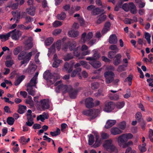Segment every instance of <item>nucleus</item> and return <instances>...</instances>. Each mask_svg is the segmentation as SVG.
<instances>
[{"mask_svg":"<svg viewBox=\"0 0 153 153\" xmlns=\"http://www.w3.org/2000/svg\"><path fill=\"white\" fill-rule=\"evenodd\" d=\"M54 85L57 86L56 88V92H59L60 90L62 91L63 94L68 92L69 93V97L71 99L75 98L77 96L79 91L82 89L81 87L76 89H74L71 85H63L61 81L56 82L55 84Z\"/></svg>","mask_w":153,"mask_h":153,"instance_id":"f257e3e1","label":"nucleus"},{"mask_svg":"<svg viewBox=\"0 0 153 153\" xmlns=\"http://www.w3.org/2000/svg\"><path fill=\"white\" fill-rule=\"evenodd\" d=\"M104 76L105 78V82L107 84H110L113 82L114 85H117L120 80L118 79L114 80L115 74L112 71H108L104 74Z\"/></svg>","mask_w":153,"mask_h":153,"instance_id":"f03ea898","label":"nucleus"},{"mask_svg":"<svg viewBox=\"0 0 153 153\" xmlns=\"http://www.w3.org/2000/svg\"><path fill=\"white\" fill-rule=\"evenodd\" d=\"M104 148L107 151L111 152H117L116 147L113 144L112 141L111 139L106 140L103 144Z\"/></svg>","mask_w":153,"mask_h":153,"instance_id":"7ed1b4c3","label":"nucleus"},{"mask_svg":"<svg viewBox=\"0 0 153 153\" xmlns=\"http://www.w3.org/2000/svg\"><path fill=\"white\" fill-rule=\"evenodd\" d=\"M133 135L131 133H126L123 134L119 136L118 138V143L119 146L121 147L123 143L126 142L128 139L132 138Z\"/></svg>","mask_w":153,"mask_h":153,"instance_id":"20e7f679","label":"nucleus"},{"mask_svg":"<svg viewBox=\"0 0 153 153\" xmlns=\"http://www.w3.org/2000/svg\"><path fill=\"white\" fill-rule=\"evenodd\" d=\"M98 112V110L90 109L83 111L82 112V114L84 115L91 116V117L90 119V120H91L97 117Z\"/></svg>","mask_w":153,"mask_h":153,"instance_id":"39448f33","label":"nucleus"},{"mask_svg":"<svg viewBox=\"0 0 153 153\" xmlns=\"http://www.w3.org/2000/svg\"><path fill=\"white\" fill-rule=\"evenodd\" d=\"M115 108L114 103L111 101L106 102L105 104L103 110L108 112L112 111Z\"/></svg>","mask_w":153,"mask_h":153,"instance_id":"423d86ee","label":"nucleus"},{"mask_svg":"<svg viewBox=\"0 0 153 153\" xmlns=\"http://www.w3.org/2000/svg\"><path fill=\"white\" fill-rule=\"evenodd\" d=\"M93 36V33L92 32H89L87 34L85 32L82 33L81 36V40L83 43L89 41Z\"/></svg>","mask_w":153,"mask_h":153,"instance_id":"0eeeda50","label":"nucleus"},{"mask_svg":"<svg viewBox=\"0 0 153 153\" xmlns=\"http://www.w3.org/2000/svg\"><path fill=\"white\" fill-rule=\"evenodd\" d=\"M40 106L43 110L48 109L50 107L49 102L48 100L43 99L41 100L40 102Z\"/></svg>","mask_w":153,"mask_h":153,"instance_id":"6e6552de","label":"nucleus"},{"mask_svg":"<svg viewBox=\"0 0 153 153\" xmlns=\"http://www.w3.org/2000/svg\"><path fill=\"white\" fill-rule=\"evenodd\" d=\"M85 104L86 107L88 108H92L94 105L93 99L91 97L85 99Z\"/></svg>","mask_w":153,"mask_h":153,"instance_id":"1a4fd4ad","label":"nucleus"},{"mask_svg":"<svg viewBox=\"0 0 153 153\" xmlns=\"http://www.w3.org/2000/svg\"><path fill=\"white\" fill-rule=\"evenodd\" d=\"M93 51L94 53L92 56L86 58V60H97L100 57L99 54L96 50H94Z\"/></svg>","mask_w":153,"mask_h":153,"instance_id":"9d476101","label":"nucleus"},{"mask_svg":"<svg viewBox=\"0 0 153 153\" xmlns=\"http://www.w3.org/2000/svg\"><path fill=\"white\" fill-rule=\"evenodd\" d=\"M89 63L91 64L94 68H97L101 66V62L97 60H89Z\"/></svg>","mask_w":153,"mask_h":153,"instance_id":"9b49d317","label":"nucleus"},{"mask_svg":"<svg viewBox=\"0 0 153 153\" xmlns=\"http://www.w3.org/2000/svg\"><path fill=\"white\" fill-rule=\"evenodd\" d=\"M16 29H15L11 32H12L11 35L13 39L17 40L19 39L20 35H19L20 32L18 30L15 31Z\"/></svg>","mask_w":153,"mask_h":153,"instance_id":"f8f14e48","label":"nucleus"},{"mask_svg":"<svg viewBox=\"0 0 153 153\" xmlns=\"http://www.w3.org/2000/svg\"><path fill=\"white\" fill-rule=\"evenodd\" d=\"M48 117L49 116L48 113L44 112L43 114L38 116L37 117L36 119L37 120H40L42 122H43L45 119H48Z\"/></svg>","mask_w":153,"mask_h":153,"instance_id":"ddd939ff","label":"nucleus"},{"mask_svg":"<svg viewBox=\"0 0 153 153\" xmlns=\"http://www.w3.org/2000/svg\"><path fill=\"white\" fill-rule=\"evenodd\" d=\"M73 65L71 64H69L67 62L65 63L64 65L63 69L66 71H68V73L71 72L73 70Z\"/></svg>","mask_w":153,"mask_h":153,"instance_id":"4468645a","label":"nucleus"},{"mask_svg":"<svg viewBox=\"0 0 153 153\" xmlns=\"http://www.w3.org/2000/svg\"><path fill=\"white\" fill-rule=\"evenodd\" d=\"M108 42L111 44H116L117 42V39L116 35L113 34L110 35L109 38Z\"/></svg>","mask_w":153,"mask_h":153,"instance_id":"2eb2a0df","label":"nucleus"},{"mask_svg":"<svg viewBox=\"0 0 153 153\" xmlns=\"http://www.w3.org/2000/svg\"><path fill=\"white\" fill-rule=\"evenodd\" d=\"M111 132L113 135L119 134L122 133V131L117 127H114L111 128Z\"/></svg>","mask_w":153,"mask_h":153,"instance_id":"dca6fc26","label":"nucleus"},{"mask_svg":"<svg viewBox=\"0 0 153 153\" xmlns=\"http://www.w3.org/2000/svg\"><path fill=\"white\" fill-rule=\"evenodd\" d=\"M51 77L47 80L48 82L50 85L53 84L58 79L60 78L59 76H55L53 75H52Z\"/></svg>","mask_w":153,"mask_h":153,"instance_id":"f3484780","label":"nucleus"},{"mask_svg":"<svg viewBox=\"0 0 153 153\" xmlns=\"http://www.w3.org/2000/svg\"><path fill=\"white\" fill-rule=\"evenodd\" d=\"M106 18V16L105 15L102 14L97 16V19L96 21V23L99 24L105 21Z\"/></svg>","mask_w":153,"mask_h":153,"instance_id":"a211bd4d","label":"nucleus"},{"mask_svg":"<svg viewBox=\"0 0 153 153\" xmlns=\"http://www.w3.org/2000/svg\"><path fill=\"white\" fill-rule=\"evenodd\" d=\"M12 32H10L5 34H0V39H1L2 42L5 41L7 40L10 36Z\"/></svg>","mask_w":153,"mask_h":153,"instance_id":"6ab92c4d","label":"nucleus"},{"mask_svg":"<svg viewBox=\"0 0 153 153\" xmlns=\"http://www.w3.org/2000/svg\"><path fill=\"white\" fill-rule=\"evenodd\" d=\"M37 83V79L34 78H32L30 80V82L28 83L27 87H33L34 86L35 88H37L36 86Z\"/></svg>","mask_w":153,"mask_h":153,"instance_id":"aec40b11","label":"nucleus"},{"mask_svg":"<svg viewBox=\"0 0 153 153\" xmlns=\"http://www.w3.org/2000/svg\"><path fill=\"white\" fill-rule=\"evenodd\" d=\"M121 57V55L120 54H118L115 56L114 62V65H117L120 63Z\"/></svg>","mask_w":153,"mask_h":153,"instance_id":"412c9836","label":"nucleus"},{"mask_svg":"<svg viewBox=\"0 0 153 153\" xmlns=\"http://www.w3.org/2000/svg\"><path fill=\"white\" fill-rule=\"evenodd\" d=\"M129 10L131 13L134 14H135L137 11L136 6L132 2L130 3L129 4Z\"/></svg>","mask_w":153,"mask_h":153,"instance_id":"4be33fe9","label":"nucleus"},{"mask_svg":"<svg viewBox=\"0 0 153 153\" xmlns=\"http://www.w3.org/2000/svg\"><path fill=\"white\" fill-rule=\"evenodd\" d=\"M116 122L115 120H108L106 123L105 127L107 128H109L114 125Z\"/></svg>","mask_w":153,"mask_h":153,"instance_id":"5701e85b","label":"nucleus"},{"mask_svg":"<svg viewBox=\"0 0 153 153\" xmlns=\"http://www.w3.org/2000/svg\"><path fill=\"white\" fill-rule=\"evenodd\" d=\"M27 109L26 106L22 105H19V108L18 110V112L20 114L24 113Z\"/></svg>","mask_w":153,"mask_h":153,"instance_id":"b1692460","label":"nucleus"},{"mask_svg":"<svg viewBox=\"0 0 153 153\" xmlns=\"http://www.w3.org/2000/svg\"><path fill=\"white\" fill-rule=\"evenodd\" d=\"M79 32L78 31L71 30L68 32L69 36L72 37H75L78 36Z\"/></svg>","mask_w":153,"mask_h":153,"instance_id":"393cba45","label":"nucleus"},{"mask_svg":"<svg viewBox=\"0 0 153 153\" xmlns=\"http://www.w3.org/2000/svg\"><path fill=\"white\" fill-rule=\"evenodd\" d=\"M13 16L14 20L16 19H20L21 12L17 11H13L11 12Z\"/></svg>","mask_w":153,"mask_h":153,"instance_id":"a878e982","label":"nucleus"},{"mask_svg":"<svg viewBox=\"0 0 153 153\" xmlns=\"http://www.w3.org/2000/svg\"><path fill=\"white\" fill-rule=\"evenodd\" d=\"M27 12L29 15L33 16L34 15L35 11V8L34 7H30L26 9Z\"/></svg>","mask_w":153,"mask_h":153,"instance_id":"bb28decb","label":"nucleus"},{"mask_svg":"<svg viewBox=\"0 0 153 153\" xmlns=\"http://www.w3.org/2000/svg\"><path fill=\"white\" fill-rule=\"evenodd\" d=\"M68 44L69 49L71 51L74 49L77 45V43L75 41L69 42Z\"/></svg>","mask_w":153,"mask_h":153,"instance_id":"cd10ccee","label":"nucleus"},{"mask_svg":"<svg viewBox=\"0 0 153 153\" xmlns=\"http://www.w3.org/2000/svg\"><path fill=\"white\" fill-rule=\"evenodd\" d=\"M52 75L49 70H47L44 73L43 76L44 78L47 80L50 77H51Z\"/></svg>","mask_w":153,"mask_h":153,"instance_id":"c85d7f7f","label":"nucleus"},{"mask_svg":"<svg viewBox=\"0 0 153 153\" xmlns=\"http://www.w3.org/2000/svg\"><path fill=\"white\" fill-rule=\"evenodd\" d=\"M104 11V10L103 9L101 10L99 8H97L93 10L92 14L94 15H97L100 13H102Z\"/></svg>","mask_w":153,"mask_h":153,"instance_id":"c756f323","label":"nucleus"},{"mask_svg":"<svg viewBox=\"0 0 153 153\" xmlns=\"http://www.w3.org/2000/svg\"><path fill=\"white\" fill-rule=\"evenodd\" d=\"M25 77V76L24 75L21 76L19 77L15 82L14 85L16 86L18 85Z\"/></svg>","mask_w":153,"mask_h":153,"instance_id":"7c9ffc66","label":"nucleus"},{"mask_svg":"<svg viewBox=\"0 0 153 153\" xmlns=\"http://www.w3.org/2000/svg\"><path fill=\"white\" fill-rule=\"evenodd\" d=\"M62 61L60 59H56L54 60L52 66L54 68H57L60 63L62 62Z\"/></svg>","mask_w":153,"mask_h":153,"instance_id":"2f4dec72","label":"nucleus"},{"mask_svg":"<svg viewBox=\"0 0 153 153\" xmlns=\"http://www.w3.org/2000/svg\"><path fill=\"white\" fill-rule=\"evenodd\" d=\"M29 39H28L26 40L25 42V47L27 50H29L33 46V43L32 42H29L28 43V42L29 41Z\"/></svg>","mask_w":153,"mask_h":153,"instance_id":"473e14b6","label":"nucleus"},{"mask_svg":"<svg viewBox=\"0 0 153 153\" xmlns=\"http://www.w3.org/2000/svg\"><path fill=\"white\" fill-rule=\"evenodd\" d=\"M73 50L74 55L76 57H78L80 54V47H77Z\"/></svg>","mask_w":153,"mask_h":153,"instance_id":"72a5a7b5","label":"nucleus"},{"mask_svg":"<svg viewBox=\"0 0 153 153\" xmlns=\"http://www.w3.org/2000/svg\"><path fill=\"white\" fill-rule=\"evenodd\" d=\"M66 16L65 12H62L60 14L57 16V19L59 20H63L66 17Z\"/></svg>","mask_w":153,"mask_h":153,"instance_id":"f704fd0d","label":"nucleus"},{"mask_svg":"<svg viewBox=\"0 0 153 153\" xmlns=\"http://www.w3.org/2000/svg\"><path fill=\"white\" fill-rule=\"evenodd\" d=\"M127 64H125L119 66L117 69V71L119 72H120L125 70V68L127 67Z\"/></svg>","mask_w":153,"mask_h":153,"instance_id":"c9c22d12","label":"nucleus"},{"mask_svg":"<svg viewBox=\"0 0 153 153\" xmlns=\"http://www.w3.org/2000/svg\"><path fill=\"white\" fill-rule=\"evenodd\" d=\"M60 130L58 128H56V131H51L50 132L51 135L52 137L56 136L59 134L60 133Z\"/></svg>","mask_w":153,"mask_h":153,"instance_id":"e433bc0d","label":"nucleus"},{"mask_svg":"<svg viewBox=\"0 0 153 153\" xmlns=\"http://www.w3.org/2000/svg\"><path fill=\"white\" fill-rule=\"evenodd\" d=\"M22 47L18 46L14 49L13 51V54L15 55H17L22 51Z\"/></svg>","mask_w":153,"mask_h":153,"instance_id":"4c0bfd02","label":"nucleus"},{"mask_svg":"<svg viewBox=\"0 0 153 153\" xmlns=\"http://www.w3.org/2000/svg\"><path fill=\"white\" fill-rule=\"evenodd\" d=\"M15 121L14 118L12 117H9L7 119V122L8 124L12 126Z\"/></svg>","mask_w":153,"mask_h":153,"instance_id":"58836bf2","label":"nucleus"},{"mask_svg":"<svg viewBox=\"0 0 153 153\" xmlns=\"http://www.w3.org/2000/svg\"><path fill=\"white\" fill-rule=\"evenodd\" d=\"M28 68L29 71V74H32L37 68V66L35 65H32L29 66Z\"/></svg>","mask_w":153,"mask_h":153,"instance_id":"ea45409f","label":"nucleus"},{"mask_svg":"<svg viewBox=\"0 0 153 153\" xmlns=\"http://www.w3.org/2000/svg\"><path fill=\"white\" fill-rule=\"evenodd\" d=\"M53 38L50 37L47 39L45 41V44L47 46L50 45L53 42Z\"/></svg>","mask_w":153,"mask_h":153,"instance_id":"a19ab883","label":"nucleus"},{"mask_svg":"<svg viewBox=\"0 0 153 153\" xmlns=\"http://www.w3.org/2000/svg\"><path fill=\"white\" fill-rule=\"evenodd\" d=\"M27 91L29 94L33 96L35 94V91L33 90V87H27Z\"/></svg>","mask_w":153,"mask_h":153,"instance_id":"79ce46f5","label":"nucleus"},{"mask_svg":"<svg viewBox=\"0 0 153 153\" xmlns=\"http://www.w3.org/2000/svg\"><path fill=\"white\" fill-rule=\"evenodd\" d=\"M89 137L88 144L90 145H92L94 141V136L92 134H90L88 135Z\"/></svg>","mask_w":153,"mask_h":153,"instance_id":"37998d69","label":"nucleus"},{"mask_svg":"<svg viewBox=\"0 0 153 153\" xmlns=\"http://www.w3.org/2000/svg\"><path fill=\"white\" fill-rule=\"evenodd\" d=\"M109 49L117 53L119 51V49L116 45H113L110 46Z\"/></svg>","mask_w":153,"mask_h":153,"instance_id":"c03bdc74","label":"nucleus"},{"mask_svg":"<svg viewBox=\"0 0 153 153\" xmlns=\"http://www.w3.org/2000/svg\"><path fill=\"white\" fill-rule=\"evenodd\" d=\"M142 117V114L139 111L137 112L135 114V118L138 122H140L141 121Z\"/></svg>","mask_w":153,"mask_h":153,"instance_id":"a18cd8bd","label":"nucleus"},{"mask_svg":"<svg viewBox=\"0 0 153 153\" xmlns=\"http://www.w3.org/2000/svg\"><path fill=\"white\" fill-rule=\"evenodd\" d=\"M146 146V144L145 143H143L142 146H139V148L140 150V151L141 153H143L144 152H145L146 150V149L145 146Z\"/></svg>","mask_w":153,"mask_h":153,"instance_id":"49530a36","label":"nucleus"},{"mask_svg":"<svg viewBox=\"0 0 153 153\" xmlns=\"http://www.w3.org/2000/svg\"><path fill=\"white\" fill-rule=\"evenodd\" d=\"M151 36L149 33L147 32L145 33V38L146 39L149 44L151 43Z\"/></svg>","mask_w":153,"mask_h":153,"instance_id":"de8ad7c7","label":"nucleus"},{"mask_svg":"<svg viewBox=\"0 0 153 153\" xmlns=\"http://www.w3.org/2000/svg\"><path fill=\"white\" fill-rule=\"evenodd\" d=\"M73 56L71 53H68L64 57V59L65 61H68L69 60L73 58Z\"/></svg>","mask_w":153,"mask_h":153,"instance_id":"09e8293b","label":"nucleus"},{"mask_svg":"<svg viewBox=\"0 0 153 153\" xmlns=\"http://www.w3.org/2000/svg\"><path fill=\"white\" fill-rule=\"evenodd\" d=\"M92 89H97L100 86V84L97 82H95L92 83L91 85Z\"/></svg>","mask_w":153,"mask_h":153,"instance_id":"8fccbe9b","label":"nucleus"},{"mask_svg":"<svg viewBox=\"0 0 153 153\" xmlns=\"http://www.w3.org/2000/svg\"><path fill=\"white\" fill-rule=\"evenodd\" d=\"M14 64L13 60H7L5 62V65L7 67H10Z\"/></svg>","mask_w":153,"mask_h":153,"instance_id":"3c124183","label":"nucleus"},{"mask_svg":"<svg viewBox=\"0 0 153 153\" xmlns=\"http://www.w3.org/2000/svg\"><path fill=\"white\" fill-rule=\"evenodd\" d=\"M62 25V22L58 21H56L53 24V27H56L61 26Z\"/></svg>","mask_w":153,"mask_h":153,"instance_id":"603ef678","label":"nucleus"},{"mask_svg":"<svg viewBox=\"0 0 153 153\" xmlns=\"http://www.w3.org/2000/svg\"><path fill=\"white\" fill-rule=\"evenodd\" d=\"M19 4V3L17 2L16 3L13 4L12 5H8V7H9L10 8H11L12 9H16L17 8Z\"/></svg>","mask_w":153,"mask_h":153,"instance_id":"864d4df0","label":"nucleus"},{"mask_svg":"<svg viewBox=\"0 0 153 153\" xmlns=\"http://www.w3.org/2000/svg\"><path fill=\"white\" fill-rule=\"evenodd\" d=\"M153 136V130L152 129H150L149 131V138L150 139V140L152 142H153V138L152 136Z\"/></svg>","mask_w":153,"mask_h":153,"instance_id":"5fc2aeb1","label":"nucleus"},{"mask_svg":"<svg viewBox=\"0 0 153 153\" xmlns=\"http://www.w3.org/2000/svg\"><path fill=\"white\" fill-rule=\"evenodd\" d=\"M125 103L124 102H118L116 104V106L117 108L119 109L122 108L124 106Z\"/></svg>","mask_w":153,"mask_h":153,"instance_id":"6e6d98bb","label":"nucleus"},{"mask_svg":"<svg viewBox=\"0 0 153 153\" xmlns=\"http://www.w3.org/2000/svg\"><path fill=\"white\" fill-rule=\"evenodd\" d=\"M110 95V98L111 100H117L119 99V96L117 94H115L114 95Z\"/></svg>","mask_w":153,"mask_h":153,"instance_id":"4d7b16f0","label":"nucleus"},{"mask_svg":"<svg viewBox=\"0 0 153 153\" xmlns=\"http://www.w3.org/2000/svg\"><path fill=\"white\" fill-rule=\"evenodd\" d=\"M124 22L126 24H131L133 23V22L132 19L128 18H125L123 20Z\"/></svg>","mask_w":153,"mask_h":153,"instance_id":"13d9d810","label":"nucleus"},{"mask_svg":"<svg viewBox=\"0 0 153 153\" xmlns=\"http://www.w3.org/2000/svg\"><path fill=\"white\" fill-rule=\"evenodd\" d=\"M131 95V91L130 89H128L126 91V94L124 95L125 98L127 99Z\"/></svg>","mask_w":153,"mask_h":153,"instance_id":"bf43d9fd","label":"nucleus"},{"mask_svg":"<svg viewBox=\"0 0 153 153\" xmlns=\"http://www.w3.org/2000/svg\"><path fill=\"white\" fill-rule=\"evenodd\" d=\"M25 52H21L18 56V59L19 60H22L24 59L25 56H24Z\"/></svg>","mask_w":153,"mask_h":153,"instance_id":"052dcab7","label":"nucleus"},{"mask_svg":"<svg viewBox=\"0 0 153 153\" xmlns=\"http://www.w3.org/2000/svg\"><path fill=\"white\" fill-rule=\"evenodd\" d=\"M122 8L126 11H128L129 10V5L126 4H124L122 6Z\"/></svg>","mask_w":153,"mask_h":153,"instance_id":"680f3d73","label":"nucleus"},{"mask_svg":"<svg viewBox=\"0 0 153 153\" xmlns=\"http://www.w3.org/2000/svg\"><path fill=\"white\" fill-rule=\"evenodd\" d=\"M126 126V123L125 121H122L121 122L119 125V126L120 128L122 129H124Z\"/></svg>","mask_w":153,"mask_h":153,"instance_id":"e2e57ef3","label":"nucleus"},{"mask_svg":"<svg viewBox=\"0 0 153 153\" xmlns=\"http://www.w3.org/2000/svg\"><path fill=\"white\" fill-rule=\"evenodd\" d=\"M62 30L60 29H57L54 30L53 33V35L55 36L58 35L61 33Z\"/></svg>","mask_w":153,"mask_h":153,"instance_id":"0e129e2a","label":"nucleus"},{"mask_svg":"<svg viewBox=\"0 0 153 153\" xmlns=\"http://www.w3.org/2000/svg\"><path fill=\"white\" fill-rule=\"evenodd\" d=\"M96 40L94 39H93L91 40L88 42L87 44L90 46H91L94 45L96 42Z\"/></svg>","mask_w":153,"mask_h":153,"instance_id":"69168bd1","label":"nucleus"},{"mask_svg":"<svg viewBox=\"0 0 153 153\" xmlns=\"http://www.w3.org/2000/svg\"><path fill=\"white\" fill-rule=\"evenodd\" d=\"M117 53H115V52L114 51H110L108 53V56L109 58H113L114 55Z\"/></svg>","mask_w":153,"mask_h":153,"instance_id":"338daca9","label":"nucleus"},{"mask_svg":"<svg viewBox=\"0 0 153 153\" xmlns=\"http://www.w3.org/2000/svg\"><path fill=\"white\" fill-rule=\"evenodd\" d=\"M25 19L26 21L25 23L27 24L33 21V19L30 17L29 16H26L25 17Z\"/></svg>","mask_w":153,"mask_h":153,"instance_id":"774afa93","label":"nucleus"}]
</instances>
